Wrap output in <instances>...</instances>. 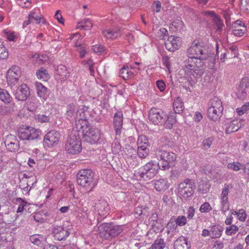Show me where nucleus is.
<instances>
[{
	"label": "nucleus",
	"mask_w": 249,
	"mask_h": 249,
	"mask_svg": "<svg viewBox=\"0 0 249 249\" xmlns=\"http://www.w3.org/2000/svg\"><path fill=\"white\" fill-rule=\"evenodd\" d=\"M154 155L159 160L158 163L159 169L163 171L169 170L177 159V155L175 153L162 148L157 149L155 151Z\"/></svg>",
	"instance_id": "nucleus-3"
},
{
	"label": "nucleus",
	"mask_w": 249,
	"mask_h": 249,
	"mask_svg": "<svg viewBox=\"0 0 249 249\" xmlns=\"http://www.w3.org/2000/svg\"><path fill=\"white\" fill-rule=\"evenodd\" d=\"M242 123L240 120H234L230 122L229 124L226 125L225 129L227 134H231L236 132L242 126Z\"/></svg>",
	"instance_id": "nucleus-23"
},
{
	"label": "nucleus",
	"mask_w": 249,
	"mask_h": 249,
	"mask_svg": "<svg viewBox=\"0 0 249 249\" xmlns=\"http://www.w3.org/2000/svg\"><path fill=\"white\" fill-rule=\"evenodd\" d=\"M227 58L231 59L236 57L238 55L237 48L235 46H231L227 50Z\"/></svg>",
	"instance_id": "nucleus-40"
},
{
	"label": "nucleus",
	"mask_w": 249,
	"mask_h": 249,
	"mask_svg": "<svg viewBox=\"0 0 249 249\" xmlns=\"http://www.w3.org/2000/svg\"><path fill=\"white\" fill-rule=\"evenodd\" d=\"M159 167L158 164L154 163V161H151L144 165H143L142 169L146 171H153L154 172H157Z\"/></svg>",
	"instance_id": "nucleus-41"
},
{
	"label": "nucleus",
	"mask_w": 249,
	"mask_h": 249,
	"mask_svg": "<svg viewBox=\"0 0 249 249\" xmlns=\"http://www.w3.org/2000/svg\"><path fill=\"white\" fill-rule=\"evenodd\" d=\"M75 46L77 48V51L79 53L80 57L83 58L87 53L85 48L77 42L75 43Z\"/></svg>",
	"instance_id": "nucleus-59"
},
{
	"label": "nucleus",
	"mask_w": 249,
	"mask_h": 249,
	"mask_svg": "<svg viewBox=\"0 0 249 249\" xmlns=\"http://www.w3.org/2000/svg\"><path fill=\"white\" fill-rule=\"evenodd\" d=\"M95 209L97 210L98 214L101 216H106L110 210L108 203L105 200H100L95 205Z\"/></svg>",
	"instance_id": "nucleus-18"
},
{
	"label": "nucleus",
	"mask_w": 249,
	"mask_h": 249,
	"mask_svg": "<svg viewBox=\"0 0 249 249\" xmlns=\"http://www.w3.org/2000/svg\"><path fill=\"white\" fill-rule=\"evenodd\" d=\"M27 109L31 112L35 111L38 106V102L36 99H30L26 103Z\"/></svg>",
	"instance_id": "nucleus-38"
},
{
	"label": "nucleus",
	"mask_w": 249,
	"mask_h": 249,
	"mask_svg": "<svg viewBox=\"0 0 249 249\" xmlns=\"http://www.w3.org/2000/svg\"><path fill=\"white\" fill-rule=\"evenodd\" d=\"M60 139L59 133L52 130L45 135L44 138V143L48 147H52L58 144Z\"/></svg>",
	"instance_id": "nucleus-13"
},
{
	"label": "nucleus",
	"mask_w": 249,
	"mask_h": 249,
	"mask_svg": "<svg viewBox=\"0 0 249 249\" xmlns=\"http://www.w3.org/2000/svg\"><path fill=\"white\" fill-rule=\"evenodd\" d=\"M137 143L138 148H148L149 146L148 141L147 138L143 135L139 136Z\"/></svg>",
	"instance_id": "nucleus-37"
},
{
	"label": "nucleus",
	"mask_w": 249,
	"mask_h": 249,
	"mask_svg": "<svg viewBox=\"0 0 249 249\" xmlns=\"http://www.w3.org/2000/svg\"><path fill=\"white\" fill-rule=\"evenodd\" d=\"M17 202L19 203V205L17 211V213H22L24 210V208L27 204V202L22 200L20 198H17L16 199Z\"/></svg>",
	"instance_id": "nucleus-52"
},
{
	"label": "nucleus",
	"mask_w": 249,
	"mask_h": 249,
	"mask_svg": "<svg viewBox=\"0 0 249 249\" xmlns=\"http://www.w3.org/2000/svg\"><path fill=\"white\" fill-rule=\"evenodd\" d=\"M176 122V120L175 116L170 115L167 116L166 115V119L162 124H164V126L166 128L171 129Z\"/></svg>",
	"instance_id": "nucleus-39"
},
{
	"label": "nucleus",
	"mask_w": 249,
	"mask_h": 249,
	"mask_svg": "<svg viewBox=\"0 0 249 249\" xmlns=\"http://www.w3.org/2000/svg\"><path fill=\"white\" fill-rule=\"evenodd\" d=\"M223 228L220 225L213 226L211 229L210 236L212 238H218L222 234Z\"/></svg>",
	"instance_id": "nucleus-28"
},
{
	"label": "nucleus",
	"mask_w": 249,
	"mask_h": 249,
	"mask_svg": "<svg viewBox=\"0 0 249 249\" xmlns=\"http://www.w3.org/2000/svg\"><path fill=\"white\" fill-rule=\"evenodd\" d=\"M231 34L235 36H242L245 31L246 30V28H243V29H238V30H231Z\"/></svg>",
	"instance_id": "nucleus-62"
},
{
	"label": "nucleus",
	"mask_w": 249,
	"mask_h": 249,
	"mask_svg": "<svg viewBox=\"0 0 249 249\" xmlns=\"http://www.w3.org/2000/svg\"><path fill=\"white\" fill-rule=\"evenodd\" d=\"M4 144L6 149L10 152H16L19 149V142L14 135H7L4 140Z\"/></svg>",
	"instance_id": "nucleus-12"
},
{
	"label": "nucleus",
	"mask_w": 249,
	"mask_h": 249,
	"mask_svg": "<svg viewBox=\"0 0 249 249\" xmlns=\"http://www.w3.org/2000/svg\"><path fill=\"white\" fill-rule=\"evenodd\" d=\"M204 62L200 59L188 58L184 61L182 70L186 78L193 80L200 77L204 72Z\"/></svg>",
	"instance_id": "nucleus-1"
},
{
	"label": "nucleus",
	"mask_w": 249,
	"mask_h": 249,
	"mask_svg": "<svg viewBox=\"0 0 249 249\" xmlns=\"http://www.w3.org/2000/svg\"><path fill=\"white\" fill-rule=\"evenodd\" d=\"M88 109V107L85 106L79 107L78 109L75 103H71L67 106L66 116L71 121L78 120V123L77 125L78 127L79 124L81 126L83 124H86L89 123L86 119L87 115L89 113Z\"/></svg>",
	"instance_id": "nucleus-2"
},
{
	"label": "nucleus",
	"mask_w": 249,
	"mask_h": 249,
	"mask_svg": "<svg viewBox=\"0 0 249 249\" xmlns=\"http://www.w3.org/2000/svg\"><path fill=\"white\" fill-rule=\"evenodd\" d=\"M158 215L157 213L153 212L151 216L149 219V223L151 224L152 227L156 226V223L158 222Z\"/></svg>",
	"instance_id": "nucleus-57"
},
{
	"label": "nucleus",
	"mask_w": 249,
	"mask_h": 249,
	"mask_svg": "<svg viewBox=\"0 0 249 249\" xmlns=\"http://www.w3.org/2000/svg\"><path fill=\"white\" fill-rule=\"evenodd\" d=\"M137 153L140 158L143 159L146 157L149 153L148 148H138Z\"/></svg>",
	"instance_id": "nucleus-55"
},
{
	"label": "nucleus",
	"mask_w": 249,
	"mask_h": 249,
	"mask_svg": "<svg viewBox=\"0 0 249 249\" xmlns=\"http://www.w3.org/2000/svg\"><path fill=\"white\" fill-rule=\"evenodd\" d=\"M36 87L37 95L43 99L46 98L47 93V88L40 82L36 83Z\"/></svg>",
	"instance_id": "nucleus-31"
},
{
	"label": "nucleus",
	"mask_w": 249,
	"mask_h": 249,
	"mask_svg": "<svg viewBox=\"0 0 249 249\" xmlns=\"http://www.w3.org/2000/svg\"><path fill=\"white\" fill-rule=\"evenodd\" d=\"M184 108L183 103L179 97H177L173 103V109L176 113H180Z\"/></svg>",
	"instance_id": "nucleus-35"
},
{
	"label": "nucleus",
	"mask_w": 249,
	"mask_h": 249,
	"mask_svg": "<svg viewBox=\"0 0 249 249\" xmlns=\"http://www.w3.org/2000/svg\"><path fill=\"white\" fill-rule=\"evenodd\" d=\"M147 212L148 211L147 208L144 207L143 208H142V207L138 206L136 207L135 209L136 217H138L139 216H140L142 214L146 215Z\"/></svg>",
	"instance_id": "nucleus-51"
},
{
	"label": "nucleus",
	"mask_w": 249,
	"mask_h": 249,
	"mask_svg": "<svg viewBox=\"0 0 249 249\" xmlns=\"http://www.w3.org/2000/svg\"><path fill=\"white\" fill-rule=\"evenodd\" d=\"M0 100L5 103H9L12 101V97L9 92L6 89L1 88H0Z\"/></svg>",
	"instance_id": "nucleus-36"
},
{
	"label": "nucleus",
	"mask_w": 249,
	"mask_h": 249,
	"mask_svg": "<svg viewBox=\"0 0 249 249\" xmlns=\"http://www.w3.org/2000/svg\"><path fill=\"white\" fill-rule=\"evenodd\" d=\"M132 67L124 66L120 70V76L124 80H128L133 77L134 72L131 71Z\"/></svg>",
	"instance_id": "nucleus-26"
},
{
	"label": "nucleus",
	"mask_w": 249,
	"mask_h": 249,
	"mask_svg": "<svg viewBox=\"0 0 249 249\" xmlns=\"http://www.w3.org/2000/svg\"><path fill=\"white\" fill-rule=\"evenodd\" d=\"M181 44V38L175 36H169L165 42V48L170 52H174L178 49Z\"/></svg>",
	"instance_id": "nucleus-14"
},
{
	"label": "nucleus",
	"mask_w": 249,
	"mask_h": 249,
	"mask_svg": "<svg viewBox=\"0 0 249 249\" xmlns=\"http://www.w3.org/2000/svg\"><path fill=\"white\" fill-rule=\"evenodd\" d=\"M195 185L192 179L187 178L178 185V191L181 196L187 198L194 194Z\"/></svg>",
	"instance_id": "nucleus-9"
},
{
	"label": "nucleus",
	"mask_w": 249,
	"mask_h": 249,
	"mask_svg": "<svg viewBox=\"0 0 249 249\" xmlns=\"http://www.w3.org/2000/svg\"><path fill=\"white\" fill-rule=\"evenodd\" d=\"M65 150L71 154H77L82 150L81 139L77 132L71 133L65 145Z\"/></svg>",
	"instance_id": "nucleus-7"
},
{
	"label": "nucleus",
	"mask_w": 249,
	"mask_h": 249,
	"mask_svg": "<svg viewBox=\"0 0 249 249\" xmlns=\"http://www.w3.org/2000/svg\"><path fill=\"white\" fill-rule=\"evenodd\" d=\"M49 59V57L46 54L38 55L37 57L36 61L39 64H42L47 62Z\"/></svg>",
	"instance_id": "nucleus-61"
},
{
	"label": "nucleus",
	"mask_w": 249,
	"mask_h": 249,
	"mask_svg": "<svg viewBox=\"0 0 249 249\" xmlns=\"http://www.w3.org/2000/svg\"><path fill=\"white\" fill-rule=\"evenodd\" d=\"M210 107L218 110L217 111L218 113L220 111L222 112L223 110L222 102L221 100L217 97H214L211 100V106Z\"/></svg>",
	"instance_id": "nucleus-33"
},
{
	"label": "nucleus",
	"mask_w": 249,
	"mask_h": 249,
	"mask_svg": "<svg viewBox=\"0 0 249 249\" xmlns=\"http://www.w3.org/2000/svg\"><path fill=\"white\" fill-rule=\"evenodd\" d=\"M36 75L39 79L44 81H46L50 78V75L47 71L43 68H41L37 70Z\"/></svg>",
	"instance_id": "nucleus-34"
},
{
	"label": "nucleus",
	"mask_w": 249,
	"mask_h": 249,
	"mask_svg": "<svg viewBox=\"0 0 249 249\" xmlns=\"http://www.w3.org/2000/svg\"><path fill=\"white\" fill-rule=\"evenodd\" d=\"M248 110H249V103H247L241 107L237 108L236 109V112L238 115H242L245 113Z\"/></svg>",
	"instance_id": "nucleus-53"
},
{
	"label": "nucleus",
	"mask_w": 249,
	"mask_h": 249,
	"mask_svg": "<svg viewBox=\"0 0 249 249\" xmlns=\"http://www.w3.org/2000/svg\"><path fill=\"white\" fill-rule=\"evenodd\" d=\"M18 136L21 140L31 141L38 138V132L32 127L22 126L18 129Z\"/></svg>",
	"instance_id": "nucleus-8"
},
{
	"label": "nucleus",
	"mask_w": 249,
	"mask_h": 249,
	"mask_svg": "<svg viewBox=\"0 0 249 249\" xmlns=\"http://www.w3.org/2000/svg\"><path fill=\"white\" fill-rule=\"evenodd\" d=\"M41 238H42V237L40 236L39 235L34 234V235H32L30 237V240L32 243H33V244H34L37 246H38L41 243Z\"/></svg>",
	"instance_id": "nucleus-54"
},
{
	"label": "nucleus",
	"mask_w": 249,
	"mask_h": 249,
	"mask_svg": "<svg viewBox=\"0 0 249 249\" xmlns=\"http://www.w3.org/2000/svg\"><path fill=\"white\" fill-rule=\"evenodd\" d=\"M237 95L238 98L241 100L245 99L246 97V89L239 87V89L237 92Z\"/></svg>",
	"instance_id": "nucleus-63"
},
{
	"label": "nucleus",
	"mask_w": 249,
	"mask_h": 249,
	"mask_svg": "<svg viewBox=\"0 0 249 249\" xmlns=\"http://www.w3.org/2000/svg\"><path fill=\"white\" fill-rule=\"evenodd\" d=\"M213 166L206 164L202 167V170L206 175H208L213 172Z\"/></svg>",
	"instance_id": "nucleus-64"
},
{
	"label": "nucleus",
	"mask_w": 249,
	"mask_h": 249,
	"mask_svg": "<svg viewBox=\"0 0 249 249\" xmlns=\"http://www.w3.org/2000/svg\"><path fill=\"white\" fill-rule=\"evenodd\" d=\"M53 232L54 238L58 241L65 240L69 235L68 230L61 226H54L53 228Z\"/></svg>",
	"instance_id": "nucleus-16"
},
{
	"label": "nucleus",
	"mask_w": 249,
	"mask_h": 249,
	"mask_svg": "<svg viewBox=\"0 0 249 249\" xmlns=\"http://www.w3.org/2000/svg\"><path fill=\"white\" fill-rule=\"evenodd\" d=\"M178 225L175 218L172 217L167 224V229L168 230V232L170 231H173L177 228Z\"/></svg>",
	"instance_id": "nucleus-48"
},
{
	"label": "nucleus",
	"mask_w": 249,
	"mask_h": 249,
	"mask_svg": "<svg viewBox=\"0 0 249 249\" xmlns=\"http://www.w3.org/2000/svg\"><path fill=\"white\" fill-rule=\"evenodd\" d=\"M213 137H209L207 139H204L202 142V144L201 145L202 148L205 150H208L210 148L213 143Z\"/></svg>",
	"instance_id": "nucleus-45"
},
{
	"label": "nucleus",
	"mask_w": 249,
	"mask_h": 249,
	"mask_svg": "<svg viewBox=\"0 0 249 249\" xmlns=\"http://www.w3.org/2000/svg\"><path fill=\"white\" fill-rule=\"evenodd\" d=\"M154 185L155 189L159 192L165 191L168 187L167 180L163 178L155 180Z\"/></svg>",
	"instance_id": "nucleus-29"
},
{
	"label": "nucleus",
	"mask_w": 249,
	"mask_h": 249,
	"mask_svg": "<svg viewBox=\"0 0 249 249\" xmlns=\"http://www.w3.org/2000/svg\"><path fill=\"white\" fill-rule=\"evenodd\" d=\"M9 54L7 49L4 46L3 42L0 39V60L5 59L8 57Z\"/></svg>",
	"instance_id": "nucleus-43"
},
{
	"label": "nucleus",
	"mask_w": 249,
	"mask_h": 249,
	"mask_svg": "<svg viewBox=\"0 0 249 249\" xmlns=\"http://www.w3.org/2000/svg\"><path fill=\"white\" fill-rule=\"evenodd\" d=\"M149 119L154 124H162L166 119V114L161 109L153 107L149 112Z\"/></svg>",
	"instance_id": "nucleus-10"
},
{
	"label": "nucleus",
	"mask_w": 249,
	"mask_h": 249,
	"mask_svg": "<svg viewBox=\"0 0 249 249\" xmlns=\"http://www.w3.org/2000/svg\"><path fill=\"white\" fill-rule=\"evenodd\" d=\"M157 172H154L153 171H146L143 170V171H140L137 173H136V176L139 178V179H143L145 181H147L153 178H154Z\"/></svg>",
	"instance_id": "nucleus-24"
},
{
	"label": "nucleus",
	"mask_w": 249,
	"mask_h": 249,
	"mask_svg": "<svg viewBox=\"0 0 249 249\" xmlns=\"http://www.w3.org/2000/svg\"><path fill=\"white\" fill-rule=\"evenodd\" d=\"M21 75V71L19 67L13 66L9 69L7 73V82L8 85H15L18 81Z\"/></svg>",
	"instance_id": "nucleus-11"
},
{
	"label": "nucleus",
	"mask_w": 249,
	"mask_h": 249,
	"mask_svg": "<svg viewBox=\"0 0 249 249\" xmlns=\"http://www.w3.org/2000/svg\"><path fill=\"white\" fill-rule=\"evenodd\" d=\"M243 28H246L244 23L240 20H237L232 23L231 30L243 29Z\"/></svg>",
	"instance_id": "nucleus-47"
},
{
	"label": "nucleus",
	"mask_w": 249,
	"mask_h": 249,
	"mask_svg": "<svg viewBox=\"0 0 249 249\" xmlns=\"http://www.w3.org/2000/svg\"><path fill=\"white\" fill-rule=\"evenodd\" d=\"M102 34L107 39H115L121 36L120 29L118 28L104 30Z\"/></svg>",
	"instance_id": "nucleus-22"
},
{
	"label": "nucleus",
	"mask_w": 249,
	"mask_h": 249,
	"mask_svg": "<svg viewBox=\"0 0 249 249\" xmlns=\"http://www.w3.org/2000/svg\"><path fill=\"white\" fill-rule=\"evenodd\" d=\"M177 224L179 226H184L187 223V219L185 216H178L176 219H175Z\"/></svg>",
	"instance_id": "nucleus-56"
},
{
	"label": "nucleus",
	"mask_w": 249,
	"mask_h": 249,
	"mask_svg": "<svg viewBox=\"0 0 249 249\" xmlns=\"http://www.w3.org/2000/svg\"><path fill=\"white\" fill-rule=\"evenodd\" d=\"M79 131H82L85 141L91 144L105 143V138L104 134L101 133L100 130L89 127L88 123L81 125Z\"/></svg>",
	"instance_id": "nucleus-4"
},
{
	"label": "nucleus",
	"mask_w": 249,
	"mask_h": 249,
	"mask_svg": "<svg viewBox=\"0 0 249 249\" xmlns=\"http://www.w3.org/2000/svg\"><path fill=\"white\" fill-rule=\"evenodd\" d=\"M123 116L121 112H117L114 115L113 125L116 135H120L123 125Z\"/></svg>",
	"instance_id": "nucleus-17"
},
{
	"label": "nucleus",
	"mask_w": 249,
	"mask_h": 249,
	"mask_svg": "<svg viewBox=\"0 0 249 249\" xmlns=\"http://www.w3.org/2000/svg\"><path fill=\"white\" fill-rule=\"evenodd\" d=\"M37 10V9H35L31 11L28 15V18L30 19V21H31L32 23H36L38 24L40 22H42L43 24H45V21L42 16H39L36 14Z\"/></svg>",
	"instance_id": "nucleus-27"
},
{
	"label": "nucleus",
	"mask_w": 249,
	"mask_h": 249,
	"mask_svg": "<svg viewBox=\"0 0 249 249\" xmlns=\"http://www.w3.org/2000/svg\"><path fill=\"white\" fill-rule=\"evenodd\" d=\"M109 229V224L103 223L100 225L98 227V231L100 237L106 240L111 239Z\"/></svg>",
	"instance_id": "nucleus-21"
},
{
	"label": "nucleus",
	"mask_w": 249,
	"mask_h": 249,
	"mask_svg": "<svg viewBox=\"0 0 249 249\" xmlns=\"http://www.w3.org/2000/svg\"><path fill=\"white\" fill-rule=\"evenodd\" d=\"M77 182L90 192L96 185L94 178V174L90 169H83L79 171L76 177Z\"/></svg>",
	"instance_id": "nucleus-5"
},
{
	"label": "nucleus",
	"mask_w": 249,
	"mask_h": 249,
	"mask_svg": "<svg viewBox=\"0 0 249 249\" xmlns=\"http://www.w3.org/2000/svg\"><path fill=\"white\" fill-rule=\"evenodd\" d=\"M30 95L29 88L26 84L19 86L15 92V97L19 101H25Z\"/></svg>",
	"instance_id": "nucleus-15"
},
{
	"label": "nucleus",
	"mask_w": 249,
	"mask_h": 249,
	"mask_svg": "<svg viewBox=\"0 0 249 249\" xmlns=\"http://www.w3.org/2000/svg\"><path fill=\"white\" fill-rule=\"evenodd\" d=\"M199 16L201 18H203L204 19H206L205 17H214V21L217 27V30L219 32L222 30L223 23L220 18L215 16V13L213 11H203Z\"/></svg>",
	"instance_id": "nucleus-19"
},
{
	"label": "nucleus",
	"mask_w": 249,
	"mask_h": 249,
	"mask_svg": "<svg viewBox=\"0 0 249 249\" xmlns=\"http://www.w3.org/2000/svg\"><path fill=\"white\" fill-rule=\"evenodd\" d=\"M121 147L119 140L115 138L112 144V152L115 154H118L121 151Z\"/></svg>",
	"instance_id": "nucleus-44"
},
{
	"label": "nucleus",
	"mask_w": 249,
	"mask_h": 249,
	"mask_svg": "<svg viewBox=\"0 0 249 249\" xmlns=\"http://www.w3.org/2000/svg\"><path fill=\"white\" fill-rule=\"evenodd\" d=\"M151 247L154 249H163L165 247V243L163 239L158 238L155 241L154 243Z\"/></svg>",
	"instance_id": "nucleus-42"
},
{
	"label": "nucleus",
	"mask_w": 249,
	"mask_h": 249,
	"mask_svg": "<svg viewBox=\"0 0 249 249\" xmlns=\"http://www.w3.org/2000/svg\"><path fill=\"white\" fill-rule=\"evenodd\" d=\"M242 164L238 162H233L228 164L227 167L229 169H232L233 171H237L242 168Z\"/></svg>",
	"instance_id": "nucleus-49"
},
{
	"label": "nucleus",
	"mask_w": 249,
	"mask_h": 249,
	"mask_svg": "<svg viewBox=\"0 0 249 249\" xmlns=\"http://www.w3.org/2000/svg\"><path fill=\"white\" fill-rule=\"evenodd\" d=\"M69 77V72L67 68L63 65H59L57 66L55 72V77L57 80L64 81Z\"/></svg>",
	"instance_id": "nucleus-20"
},
{
	"label": "nucleus",
	"mask_w": 249,
	"mask_h": 249,
	"mask_svg": "<svg viewBox=\"0 0 249 249\" xmlns=\"http://www.w3.org/2000/svg\"><path fill=\"white\" fill-rule=\"evenodd\" d=\"M220 204V210L223 213H225L230 208L229 201L228 200L221 199Z\"/></svg>",
	"instance_id": "nucleus-50"
},
{
	"label": "nucleus",
	"mask_w": 249,
	"mask_h": 249,
	"mask_svg": "<svg viewBox=\"0 0 249 249\" xmlns=\"http://www.w3.org/2000/svg\"><path fill=\"white\" fill-rule=\"evenodd\" d=\"M190 247L187 239L183 236L179 237L174 242V249H189Z\"/></svg>",
	"instance_id": "nucleus-25"
},
{
	"label": "nucleus",
	"mask_w": 249,
	"mask_h": 249,
	"mask_svg": "<svg viewBox=\"0 0 249 249\" xmlns=\"http://www.w3.org/2000/svg\"><path fill=\"white\" fill-rule=\"evenodd\" d=\"M211 210L212 207L208 202H205L202 204L199 209V211L201 213H207L210 212Z\"/></svg>",
	"instance_id": "nucleus-60"
},
{
	"label": "nucleus",
	"mask_w": 249,
	"mask_h": 249,
	"mask_svg": "<svg viewBox=\"0 0 249 249\" xmlns=\"http://www.w3.org/2000/svg\"><path fill=\"white\" fill-rule=\"evenodd\" d=\"M239 230V228L235 225H231L226 228L225 233L227 235L235 234Z\"/></svg>",
	"instance_id": "nucleus-46"
},
{
	"label": "nucleus",
	"mask_w": 249,
	"mask_h": 249,
	"mask_svg": "<svg viewBox=\"0 0 249 249\" xmlns=\"http://www.w3.org/2000/svg\"><path fill=\"white\" fill-rule=\"evenodd\" d=\"M240 8L249 13V0H241Z\"/></svg>",
	"instance_id": "nucleus-58"
},
{
	"label": "nucleus",
	"mask_w": 249,
	"mask_h": 249,
	"mask_svg": "<svg viewBox=\"0 0 249 249\" xmlns=\"http://www.w3.org/2000/svg\"><path fill=\"white\" fill-rule=\"evenodd\" d=\"M187 55L189 58L200 59L202 60H206L209 57L210 58L213 57V56H209L206 46L196 41L192 43L191 46L188 49Z\"/></svg>",
	"instance_id": "nucleus-6"
},
{
	"label": "nucleus",
	"mask_w": 249,
	"mask_h": 249,
	"mask_svg": "<svg viewBox=\"0 0 249 249\" xmlns=\"http://www.w3.org/2000/svg\"><path fill=\"white\" fill-rule=\"evenodd\" d=\"M110 225V239L118 236L123 231V226L122 225Z\"/></svg>",
	"instance_id": "nucleus-30"
},
{
	"label": "nucleus",
	"mask_w": 249,
	"mask_h": 249,
	"mask_svg": "<svg viewBox=\"0 0 249 249\" xmlns=\"http://www.w3.org/2000/svg\"><path fill=\"white\" fill-rule=\"evenodd\" d=\"M217 111H218V110L209 107L207 110L208 117L212 120H217L221 116L222 112L220 111L218 113Z\"/></svg>",
	"instance_id": "nucleus-32"
}]
</instances>
